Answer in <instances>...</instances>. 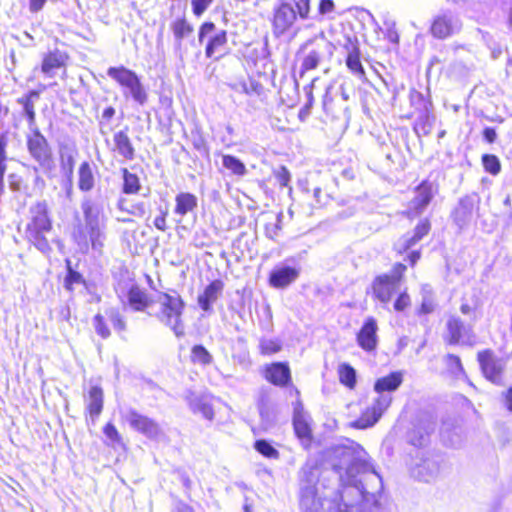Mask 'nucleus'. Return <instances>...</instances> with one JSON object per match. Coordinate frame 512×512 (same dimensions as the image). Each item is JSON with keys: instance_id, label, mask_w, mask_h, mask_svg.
Segmentation results:
<instances>
[{"instance_id": "nucleus-1", "label": "nucleus", "mask_w": 512, "mask_h": 512, "mask_svg": "<svg viewBox=\"0 0 512 512\" xmlns=\"http://www.w3.org/2000/svg\"><path fill=\"white\" fill-rule=\"evenodd\" d=\"M334 453L345 468L349 485L344 487L340 502L329 500L319 488L321 466L309 458L298 472V500L302 512H372L378 507L383 480L370 462L368 453L358 443L346 439Z\"/></svg>"}, {"instance_id": "nucleus-2", "label": "nucleus", "mask_w": 512, "mask_h": 512, "mask_svg": "<svg viewBox=\"0 0 512 512\" xmlns=\"http://www.w3.org/2000/svg\"><path fill=\"white\" fill-rule=\"evenodd\" d=\"M84 215V226H79L74 231L73 237L81 250H87L89 243L93 249H100L104 240V213L102 205L86 198L81 204Z\"/></svg>"}, {"instance_id": "nucleus-3", "label": "nucleus", "mask_w": 512, "mask_h": 512, "mask_svg": "<svg viewBox=\"0 0 512 512\" xmlns=\"http://www.w3.org/2000/svg\"><path fill=\"white\" fill-rule=\"evenodd\" d=\"M31 221L27 225L26 236L33 245L43 253L50 251L47 234L51 232V221L45 202H37L30 209Z\"/></svg>"}, {"instance_id": "nucleus-4", "label": "nucleus", "mask_w": 512, "mask_h": 512, "mask_svg": "<svg viewBox=\"0 0 512 512\" xmlns=\"http://www.w3.org/2000/svg\"><path fill=\"white\" fill-rule=\"evenodd\" d=\"M157 302L160 305V310L156 313L157 319L169 327L176 337L184 336L182 314L185 304L181 297L176 292L173 294L160 293Z\"/></svg>"}, {"instance_id": "nucleus-5", "label": "nucleus", "mask_w": 512, "mask_h": 512, "mask_svg": "<svg viewBox=\"0 0 512 512\" xmlns=\"http://www.w3.org/2000/svg\"><path fill=\"white\" fill-rule=\"evenodd\" d=\"M107 75L126 89L124 92L125 96H131L140 105H144L147 102V92L134 71L124 66L110 67L107 70Z\"/></svg>"}, {"instance_id": "nucleus-6", "label": "nucleus", "mask_w": 512, "mask_h": 512, "mask_svg": "<svg viewBox=\"0 0 512 512\" xmlns=\"http://www.w3.org/2000/svg\"><path fill=\"white\" fill-rule=\"evenodd\" d=\"M406 271V266L396 263L390 274L377 276L372 283V292L376 299L382 303H388L392 295L398 290L401 278Z\"/></svg>"}, {"instance_id": "nucleus-7", "label": "nucleus", "mask_w": 512, "mask_h": 512, "mask_svg": "<svg viewBox=\"0 0 512 512\" xmlns=\"http://www.w3.org/2000/svg\"><path fill=\"white\" fill-rule=\"evenodd\" d=\"M31 130L27 137L29 154L43 169L50 170L53 166L51 147L37 127Z\"/></svg>"}, {"instance_id": "nucleus-8", "label": "nucleus", "mask_w": 512, "mask_h": 512, "mask_svg": "<svg viewBox=\"0 0 512 512\" xmlns=\"http://www.w3.org/2000/svg\"><path fill=\"white\" fill-rule=\"evenodd\" d=\"M478 361L480 363L484 376L496 385L503 384V374L506 367V361L496 356L491 350H485L478 353Z\"/></svg>"}, {"instance_id": "nucleus-9", "label": "nucleus", "mask_w": 512, "mask_h": 512, "mask_svg": "<svg viewBox=\"0 0 512 512\" xmlns=\"http://www.w3.org/2000/svg\"><path fill=\"white\" fill-rule=\"evenodd\" d=\"M378 396L373 400L362 415L353 423V426L359 429H365L373 426L382 416L384 411L390 406L392 396L388 393H377Z\"/></svg>"}, {"instance_id": "nucleus-10", "label": "nucleus", "mask_w": 512, "mask_h": 512, "mask_svg": "<svg viewBox=\"0 0 512 512\" xmlns=\"http://www.w3.org/2000/svg\"><path fill=\"white\" fill-rule=\"evenodd\" d=\"M436 193L435 185L429 180L422 181L414 190V197L409 201L407 207L408 217H417L421 215Z\"/></svg>"}, {"instance_id": "nucleus-11", "label": "nucleus", "mask_w": 512, "mask_h": 512, "mask_svg": "<svg viewBox=\"0 0 512 512\" xmlns=\"http://www.w3.org/2000/svg\"><path fill=\"white\" fill-rule=\"evenodd\" d=\"M211 35L206 45L205 54L208 58L214 56L215 53L223 54L227 44V33L225 30H217L212 22H205L199 29V42L202 43L207 35Z\"/></svg>"}, {"instance_id": "nucleus-12", "label": "nucleus", "mask_w": 512, "mask_h": 512, "mask_svg": "<svg viewBox=\"0 0 512 512\" xmlns=\"http://www.w3.org/2000/svg\"><path fill=\"white\" fill-rule=\"evenodd\" d=\"M461 29V22L451 11L436 15L432 21L430 32L437 39H446Z\"/></svg>"}, {"instance_id": "nucleus-13", "label": "nucleus", "mask_w": 512, "mask_h": 512, "mask_svg": "<svg viewBox=\"0 0 512 512\" xmlns=\"http://www.w3.org/2000/svg\"><path fill=\"white\" fill-rule=\"evenodd\" d=\"M311 417L304 411L303 405L297 401L294 405L293 426L296 436L304 448H308L312 440Z\"/></svg>"}, {"instance_id": "nucleus-14", "label": "nucleus", "mask_w": 512, "mask_h": 512, "mask_svg": "<svg viewBox=\"0 0 512 512\" xmlns=\"http://www.w3.org/2000/svg\"><path fill=\"white\" fill-rule=\"evenodd\" d=\"M125 419L131 428L150 439H155L161 434V428L156 421L138 413L134 409L127 411Z\"/></svg>"}, {"instance_id": "nucleus-15", "label": "nucleus", "mask_w": 512, "mask_h": 512, "mask_svg": "<svg viewBox=\"0 0 512 512\" xmlns=\"http://www.w3.org/2000/svg\"><path fill=\"white\" fill-rule=\"evenodd\" d=\"M447 331L449 344H462L473 346L475 343V335L471 327L465 326L457 317H450L447 321Z\"/></svg>"}, {"instance_id": "nucleus-16", "label": "nucleus", "mask_w": 512, "mask_h": 512, "mask_svg": "<svg viewBox=\"0 0 512 512\" xmlns=\"http://www.w3.org/2000/svg\"><path fill=\"white\" fill-rule=\"evenodd\" d=\"M480 198L477 194L466 195L459 200L453 211L452 217L455 224L462 229L467 226L473 218L474 210L478 207Z\"/></svg>"}, {"instance_id": "nucleus-17", "label": "nucleus", "mask_w": 512, "mask_h": 512, "mask_svg": "<svg viewBox=\"0 0 512 512\" xmlns=\"http://www.w3.org/2000/svg\"><path fill=\"white\" fill-rule=\"evenodd\" d=\"M296 12L288 3H282L274 11L273 32L275 36L280 37L287 32L296 21Z\"/></svg>"}, {"instance_id": "nucleus-18", "label": "nucleus", "mask_w": 512, "mask_h": 512, "mask_svg": "<svg viewBox=\"0 0 512 512\" xmlns=\"http://www.w3.org/2000/svg\"><path fill=\"white\" fill-rule=\"evenodd\" d=\"M377 322L373 317L367 318L357 334V343L365 351H373L377 346Z\"/></svg>"}, {"instance_id": "nucleus-19", "label": "nucleus", "mask_w": 512, "mask_h": 512, "mask_svg": "<svg viewBox=\"0 0 512 512\" xmlns=\"http://www.w3.org/2000/svg\"><path fill=\"white\" fill-rule=\"evenodd\" d=\"M185 399L193 413H200L207 420H212L214 418V411L211 400L208 396L196 395L195 393L188 391Z\"/></svg>"}, {"instance_id": "nucleus-20", "label": "nucleus", "mask_w": 512, "mask_h": 512, "mask_svg": "<svg viewBox=\"0 0 512 512\" xmlns=\"http://www.w3.org/2000/svg\"><path fill=\"white\" fill-rule=\"evenodd\" d=\"M299 276V270L289 266L275 268L269 276V283L274 288H285Z\"/></svg>"}, {"instance_id": "nucleus-21", "label": "nucleus", "mask_w": 512, "mask_h": 512, "mask_svg": "<svg viewBox=\"0 0 512 512\" xmlns=\"http://www.w3.org/2000/svg\"><path fill=\"white\" fill-rule=\"evenodd\" d=\"M440 467L433 459H423L411 468V475L417 480L430 482L437 478Z\"/></svg>"}, {"instance_id": "nucleus-22", "label": "nucleus", "mask_w": 512, "mask_h": 512, "mask_svg": "<svg viewBox=\"0 0 512 512\" xmlns=\"http://www.w3.org/2000/svg\"><path fill=\"white\" fill-rule=\"evenodd\" d=\"M430 231V222L427 219L420 221V223L415 227L413 235H404L402 238L398 240L395 244V248L399 253H404L411 247H413L417 242H419L424 236H426Z\"/></svg>"}, {"instance_id": "nucleus-23", "label": "nucleus", "mask_w": 512, "mask_h": 512, "mask_svg": "<svg viewBox=\"0 0 512 512\" xmlns=\"http://www.w3.org/2000/svg\"><path fill=\"white\" fill-rule=\"evenodd\" d=\"M68 56L66 53L56 49L43 57L41 71L47 77H54L56 70L66 65Z\"/></svg>"}, {"instance_id": "nucleus-24", "label": "nucleus", "mask_w": 512, "mask_h": 512, "mask_svg": "<svg viewBox=\"0 0 512 512\" xmlns=\"http://www.w3.org/2000/svg\"><path fill=\"white\" fill-rule=\"evenodd\" d=\"M265 378L276 386H285L291 380L290 369L285 363H273L266 368Z\"/></svg>"}, {"instance_id": "nucleus-25", "label": "nucleus", "mask_w": 512, "mask_h": 512, "mask_svg": "<svg viewBox=\"0 0 512 512\" xmlns=\"http://www.w3.org/2000/svg\"><path fill=\"white\" fill-rule=\"evenodd\" d=\"M170 29L174 36V45L177 51H181L182 42L193 33V26L185 16L178 17L170 23Z\"/></svg>"}, {"instance_id": "nucleus-26", "label": "nucleus", "mask_w": 512, "mask_h": 512, "mask_svg": "<svg viewBox=\"0 0 512 512\" xmlns=\"http://www.w3.org/2000/svg\"><path fill=\"white\" fill-rule=\"evenodd\" d=\"M223 289L221 281L216 280L211 282L204 290V292L198 296V304L202 310L208 312L211 310V305L218 299Z\"/></svg>"}, {"instance_id": "nucleus-27", "label": "nucleus", "mask_w": 512, "mask_h": 512, "mask_svg": "<svg viewBox=\"0 0 512 512\" xmlns=\"http://www.w3.org/2000/svg\"><path fill=\"white\" fill-rule=\"evenodd\" d=\"M403 381L402 374L400 372H392L389 375L379 378L374 385L376 393H388L398 389Z\"/></svg>"}, {"instance_id": "nucleus-28", "label": "nucleus", "mask_w": 512, "mask_h": 512, "mask_svg": "<svg viewBox=\"0 0 512 512\" xmlns=\"http://www.w3.org/2000/svg\"><path fill=\"white\" fill-rule=\"evenodd\" d=\"M103 409V391L99 386H92L87 399V410L94 421Z\"/></svg>"}, {"instance_id": "nucleus-29", "label": "nucleus", "mask_w": 512, "mask_h": 512, "mask_svg": "<svg viewBox=\"0 0 512 512\" xmlns=\"http://www.w3.org/2000/svg\"><path fill=\"white\" fill-rule=\"evenodd\" d=\"M113 140L115 149L121 156L127 160H132L134 158L135 150L126 132L119 131L115 133Z\"/></svg>"}, {"instance_id": "nucleus-30", "label": "nucleus", "mask_w": 512, "mask_h": 512, "mask_svg": "<svg viewBox=\"0 0 512 512\" xmlns=\"http://www.w3.org/2000/svg\"><path fill=\"white\" fill-rule=\"evenodd\" d=\"M128 302L135 311H144L151 301L144 290L138 286H132L128 291Z\"/></svg>"}, {"instance_id": "nucleus-31", "label": "nucleus", "mask_w": 512, "mask_h": 512, "mask_svg": "<svg viewBox=\"0 0 512 512\" xmlns=\"http://www.w3.org/2000/svg\"><path fill=\"white\" fill-rule=\"evenodd\" d=\"M175 202L174 212L180 216L192 212L197 207V197L187 192L179 193L175 198Z\"/></svg>"}, {"instance_id": "nucleus-32", "label": "nucleus", "mask_w": 512, "mask_h": 512, "mask_svg": "<svg viewBox=\"0 0 512 512\" xmlns=\"http://www.w3.org/2000/svg\"><path fill=\"white\" fill-rule=\"evenodd\" d=\"M434 116L431 115L429 108L421 109L414 123V131L418 136L428 135L433 127Z\"/></svg>"}, {"instance_id": "nucleus-33", "label": "nucleus", "mask_w": 512, "mask_h": 512, "mask_svg": "<svg viewBox=\"0 0 512 512\" xmlns=\"http://www.w3.org/2000/svg\"><path fill=\"white\" fill-rule=\"evenodd\" d=\"M79 180L78 186L81 191H90L94 187V173L92 166L89 162L81 163L78 171Z\"/></svg>"}, {"instance_id": "nucleus-34", "label": "nucleus", "mask_w": 512, "mask_h": 512, "mask_svg": "<svg viewBox=\"0 0 512 512\" xmlns=\"http://www.w3.org/2000/svg\"><path fill=\"white\" fill-rule=\"evenodd\" d=\"M323 50H329L331 52V45L329 43L324 44L322 49L318 47L317 49L311 50L303 59L301 69L302 71L313 70L317 68L322 56Z\"/></svg>"}, {"instance_id": "nucleus-35", "label": "nucleus", "mask_w": 512, "mask_h": 512, "mask_svg": "<svg viewBox=\"0 0 512 512\" xmlns=\"http://www.w3.org/2000/svg\"><path fill=\"white\" fill-rule=\"evenodd\" d=\"M8 145V133L4 132L0 134V198L4 194L5 184H4V175L7 170V148Z\"/></svg>"}, {"instance_id": "nucleus-36", "label": "nucleus", "mask_w": 512, "mask_h": 512, "mask_svg": "<svg viewBox=\"0 0 512 512\" xmlns=\"http://www.w3.org/2000/svg\"><path fill=\"white\" fill-rule=\"evenodd\" d=\"M338 375L341 384L347 386L350 389L355 387L356 371L351 365L347 363L340 364L338 367Z\"/></svg>"}, {"instance_id": "nucleus-37", "label": "nucleus", "mask_w": 512, "mask_h": 512, "mask_svg": "<svg viewBox=\"0 0 512 512\" xmlns=\"http://www.w3.org/2000/svg\"><path fill=\"white\" fill-rule=\"evenodd\" d=\"M222 165L237 176H244L247 173L244 163L233 155H223Z\"/></svg>"}, {"instance_id": "nucleus-38", "label": "nucleus", "mask_w": 512, "mask_h": 512, "mask_svg": "<svg viewBox=\"0 0 512 512\" xmlns=\"http://www.w3.org/2000/svg\"><path fill=\"white\" fill-rule=\"evenodd\" d=\"M60 163L64 173L71 176L73 174L75 164L74 150L72 148L68 146L60 148Z\"/></svg>"}, {"instance_id": "nucleus-39", "label": "nucleus", "mask_w": 512, "mask_h": 512, "mask_svg": "<svg viewBox=\"0 0 512 512\" xmlns=\"http://www.w3.org/2000/svg\"><path fill=\"white\" fill-rule=\"evenodd\" d=\"M346 65L350 69V71L358 77H363L365 75L364 68L360 62V54L357 47H353L351 51H349Z\"/></svg>"}, {"instance_id": "nucleus-40", "label": "nucleus", "mask_w": 512, "mask_h": 512, "mask_svg": "<svg viewBox=\"0 0 512 512\" xmlns=\"http://www.w3.org/2000/svg\"><path fill=\"white\" fill-rule=\"evenodd\" d=\"M123 172V192L126 194H135L140 190L139 178L136 174L128 171L127 168L122 169Z\"/></svg>"}, {"instance_id": "nucleus-41", "label": "nucleus", "mask_w": 512, "mask_h": 512, "mask_svg": "<svg viewBox=\"0 0 512 512\" xmlns=\"http://www.w3.org/2000/svg\"><path fill=\"white\" fill-rule=\"evenodd\" d=\"M191 361L206 366L212 363L213 357L204 346L195 345L191 349Z\"/></svg>"}, {"instance_id": "nucleus-42", "label": "nucleus", "mask_w": 512, "mask_h": 512, "mask_svg": "<svg viewBox=\"0 0 512 512\" xmlns=\"http://www.w3.org/2000/svg\"><path fill=\"white\" fill-rule=\"evenodd\" d=\"M254 446L260 454L267 458L277 459L279 457V452L266 440H257Z\"/></svg>"}, {"instance_id": "nucleus-43", "label": "nucleus", "mask_w": 512, "mask_h": 512, "mask_svg": "<svg viewBox=\"0 0 512 512\" xmlns=\"http://www.w3.org/2000/svg\"><path fill=\"white\" fill-rule=\"evenodd\" d=\"M106 315L115 330L118 332H123L126 330V322L118 310L111 308L106 311Z\"/></svg>"}, {"instance_id": "nucleus-44", "label": "nucleus", "mask_w": 512, "mask_h": 512, "mask_svg": "<svg viewBox=\"0 0 512 512\" xmlns=\"http://www.w3.org/2000/svg\"><path fill=\"white\" fill-rule=\"evenodd\" d=\"M425 435L420 434L417 429H414L410 435V441L414 446H422L426 443V436L434 430V423L428 422L424 428Z\"/></svg>"}, {"instance_id": "nucleus-45", "label": "nucleus", "mask_w": 512, "mask_h": 512, "mask_svg": "<svg viewBox=\"0 0 512 512\" xmlns=\"http://www.w3.org/2000/svg\"><path fill=\"white\" fill-rule=\"evenodd\" d=\"M259 348L262 354L271 355L281 350V344L275 339H261Z\"/></svg>"}, {"instance_id": "nucleus-46", "label": "nucleus", "mask_w": 512, "mask_h": 512, "mask_svg": "<svg viewBox=\"0 0 512 512\" xmlns=\"http://www.w3.org/2000/svg\"><path fill=\"white\" fill-rule=\"evenodd\" d=\"M445 363L449 371L454 375L458 376L460 374H464V368L458 356L454 354H448L445 358Z\"/></svg>"}, {"instance_id": "nucleus-47", "label": "nucleus", "mask_w": 512, "mask_h": 512, "mask_svg": "<svg viewBox=\"0 0 512 512\" xmlns=\"http://www.w3.org/2000/svg\"><path fill=\"white\" fill-rule=\"evenodd\" d=\"M273 174L281 187H289V189L292 190V188L289 186L291 181V174L285 166L278 167L274 170Z\"/></svg>"}, {"instance_id": "nucleus-48", "label": "nucleus", "mask_w": 512, "mask_h": 512, "mask_svg": "<svg viewBox=\"0 0 512 512\" xmlns=\"http://www.w3.org/2000/svg\"><path fill=\"white\" fill-rule=\"evenodd\" d=\"M483 165L486 171L489 173L496 175L500 171V162L495 155L486 154L482 158Z\"/></svg>"}, {"instance_id": "nucleus-49", "label": "nucleus", "mask_w": 512, "mask_h": 512, "mask_svg": "<svg viewBox=\"0 0 512 512\" xmlns=\"http://www.w3.org/2000/svg\"><path fill=\"white\" fill-rule=\"evenodd\" d=\"M93 325L95 331L98 335H100L103 339H106L110 336V330L104 322V317L100 314H97L93 319Z\"/></svg>"}, {"instance_id": "nucleus-50", "label": "nucleus", "mask_w": 512, "mask_h": 512, "mask_svg": "<svg viewBox=\"0 0 512 512\" xmlns=\"http://www.w3.org/2000/svg\"><path fill=\"white\" fill-rule=\"evenodd\" d=\"M83 282L82 276L72 269L69 268L68 274L64 281V286L67 290L73 291L75 284H80Z\"/></svg>"}, {"instance_id": "nucleus-51", "label": "nucleus", "mask_w": 512, "mask_h": 512, "mask_svg": "<svg viewBox=\"0 0 512 512\" xmlns=\"http://www.w3.org/2000/svg\"><path fill=\"white\" fill-rule=\"evenodd\" d=\"M37 99H33L30 102H26V105L23 107V111L25 116L27 117L29 128L33 129L36 127V121H35V110H34V104Z\"/></svg>"}, {"instance_id": "nucleus-52", "label": "nucleus", "mask_w": 512, "mask_h": 512, "mask_svg": "<svg viewBox=\"0 0 512 512\" xmlns=\"http://www.w3.org/2000/svg\"><path fill=\"white\" fill-rule=\"evenodd\" d=\"M214 0H192V11L195 16H201Z\"/></svg>"}, {"instance_id": "nucleus-53", "label": "nucleus", "mask_w": 512, "mask_h": 512, "mask_svg": "<svg viewBox=\"0 0 512 512\" xmlns=\"http://www.w3.org/2000/svg\"><path fill=\"white\" fill-rule=\"evenodd\" d=\"M410 101H411L412 106H415L416 109H418L419 111L424 108H429L428 102L425 100L423 95L418 91H415V90L411 91Z\"/></svg>"}, {"instance_id": "nucleus-54", "label": "nucleus", "mask_w": 512, "mask_h": 512, "mask_svg": "<svg viewBox=\"0 0 512 512\" xmlns=\"http://www.w3.org/2000/svg\"><path fill=\"white\" fill-rule=\"evenodd\" d=\"M410 297L406 292L401 293L394 303V309L396 311H404L408 306H410Z\"/></svg>"}, {"instance_id": "nucleus-55", "label": "nucleus", "mask_w": 512, "mask_h": 512, "mask_svg": "<svg viewBox=\"0 0 512 512\" xmlns=\"http://www.w3.org/2000/svg\"><path fill=\"white\" fill-rule=\"evenodd\" d=\"M8 181H9V188L13 192H19V191L23 190V180H22V177L19 176L18 174L11 173L8 176Z\"/></svg>"}, {"instance_id": "nucleus-56", "label": "nucleus", "mask_w": 512, "mask_h": 512, "mask_svg": "<svg viewBox=\"0 0 512 512\" xmlns=\"http://www.w3.org/2000/svg\"><path fill=\"white\" fill-rule=\"evenodd\" d=\"M300 18L307 19L310 11V0H294Z\"/></svg>"}, {"instance_id": "nucleus-57", "label": "nucleus", "mask_w": 512, "mask_h": 512, "mask_svg": "<svg viewBox=\"0 0 512 512\" xmlns=\"http://www.w3.org/2000/svg\"><path fill=\"white\" fill-rule=\"evenodd\" d=\"M105 436L110 439L112 442H119L120 435L116 429V427L112 423H107L103 429Z\"/></svg>"}, {"instance_id": "nucleus-58", "label": "nucleus", "mask_w": 512, "mask_h": 512, "mask_svg": "<svg viewBox=\"0 0 512 512\" xmlns=\"http://www.w3.org/2000/svg\"><path fill=\"white\" fill-rule=\"evenodd\" d=\"M260 89H262L261 85L255 82H251L250 85L242 83L239 86V91L247 95H250L252 93L260 94Z\"/></svg>"}, {"instance_id": "nucleus-59", "label": "nucleus", "mask_w": 512, "mask_h": 512, "mask_svg": "<svg viewBox=\"0 0 512 512\" xmlns=\"http://www.w3.org/2000/svg\"><path fill=\"white\" fill-rule=\"evenodd\" d=\"M30 171L32 172V175L34 176V185L39 190H42L45 187V181L43 178L39 175V170L36 166H33L30 168Z\"/></svg>"}, {"instance_id": "nucleus-60", "label": "nucleus", "mask_w": 512, "mask_h": 512, "mask_svg": "<svg viewBox=\"0 0 512 512\" xmlns=\"http://www.w3.org/2000/svg\"><path fill=\"white\" fill-rule=\"evenodd\" d=\"M334 10V3L332 0H320L319 13L321 15L328 14Z\"/></svg>"}, {"instance_id": "nucleus-61", "label": "nucleus", "mask_w": 512, "mask_h": 512, "mask_svg": "<svg viewBox=\"0 0 512 512\" xmlns=\"http://www.w3.org/2000/svg\"><path fill=\"white\" fill-rule=\"evenodd\" d=\"M40 93L38 91L32 90L28 94L23 95L22 97L17 99V102L24 107L26 102H30L33 99H39Z\"/></svg>"}, {"instance_id": "nucleus-62", "label": "nucleus", "mask_w": 512, "mask_h": 512, "mask_svg": "<svg viewBox=\"0 0 512 512\" xmlns=\"http://www.w3.org/2000/svg\"><path fill=\"white\" fill-rule=\"evenodd\" d=\"M129 214L137 217H142L145 214V206L143 203H138L130 206Z\"/></svg>"}, {"instance_id": "nucleus-63", "label": "nucleus", "mask_w": 512, "mask_h": 512, "mask_svg": "<svg viewBox=\"0 0 512 512\" xmlns=\"http://www.w3.org/2000/svg\"><path fill=\"white\" fill-rule=\"evenodd\" d=\"M483 136L488 143H493L496 140L497 134L494 128L486 127L483 131Z\"/></svg>"}, {"instance_id": "nucleus-64", "label": "nucleus", "mask_w": 512, "mask_h": 512, "mask_svg": "<svg viewBox=\"0 0 512 512\" xmlns=\"http://www.w3.org/2000/svg\"><path fill=\"white\" fill-rule=\"evenodd\" d=\"M279 230H280V226L278 224H272L271 226H266V235L268 238L274 240L278 236Z\"/></svg>"}]
</instances>
